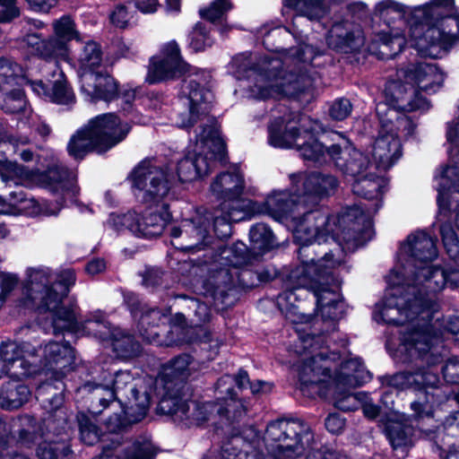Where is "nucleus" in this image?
Here are the masks:
<instances>
[{"label":"nucleus","mask_w":459,"mask_h":459,"mask_svg":"<svg viewBox=\"0 0 459 459\" xmlns=\"http://www.w3.org/2000/svg\"><path fill=\"white\" fill-rule=\"evenodd\" d=\"M352 388L341 386L333 383V400L334 406L342 411H348L356 410L360 403V393H352Z\"/></svg>","instance_id":"57"},{"label":"nucleus","mask_w":459,"mask_h":459,"mask_svg":"<svg viewBox=\"0 0 459 459\" xmlns=\"http://www.w3.org/2000/svg\"><path fill=\"white\" fill-rule=\"evenodd\" d=\"M246 435L252 437V440L247 441L244 437L235 436L225 443L222 446L221 459H248L250 454L254 459H257L258 455L262 453L266 459H269L264 442V436L263 439H260L253 428L248 429Z\"/></svg>","instance_id":"32"},{"label":"nucleus","mask_w":459,"mask_h":459,"mask_svg":"<svg viewBox=\"0 0 459 459\" xmlns=\"http://www.w3.org/2000/svg\"><path fill=\"white\" fill-rule=\"evenodd\" d=\"M303 135L301 140L296 145L300 156L312 162H325L327 158L332 160L331 147L326 148L316 137V134L321 130V126L316 121H312L309 126H306V120L303 121Z\"/></svg>","instance_id":"36"},{"label":"nucleus","mask_w":459,"mask_h":459,"mask_svg":"<svg viewBox=\"0 0 459 459\" xmlns=\"http://www.w3.org/2000/svg\"><path fill=\"white\" fill-rule=\"evenodd\" d=\"M81 91L85 100L97 102L104 100L112 101L117 96L118 90L117 82L107 74L84 73L80 75Z\"/></svg>","instance_id":"31"},{"label":"nucleus","mask_w":459,"mask_h":459,"mask_svg":"<svg viewBox=\"0 0 459 459\" xmlns=\"http://www.w3.org/2000/svg\"><path fill=\"white\" fill-rule=\"evenodd\" d=\"M244 189L245 181L239 171L221 173L211 183V193L223 200L213 212V230L218 238H226L231 235L232 222L249 219L262 212L258 203L241 198Z\"/></svg>","instance_id":"8"},{"label":"nucleus","mask_w":459,"mask_h":459,"mask_svg":"<svg viewBox=\"0 0 459 459\" xmlns=\"http://www.w3.org/2000/svg\"><path fill=\"white\" fill-rule=\"evenodd\" d=\"M72 453L65 438L60 441L44 442L37 449L39 459H68Z\"/></svg>","instance_id":"58"},{"label":"nucleus","mask_w":459,"mask_h":459,"mask_svg":"<svg viewBox=\"0 0 459 459\" xmlns=\"http://www.w3.org/2000/svg\"><path fill=\"white\" fill-rule=\"evenodd\" d=\"M252 248L258 253L268 251L277 246L272 230L265 225L258 223L253 226L249 231Z\"/></svg>","instance_id":"53"},{"label":"nucleus","mask_w":459,"mask_h":459,"mask_svg":"<svg viewBox=\"0 0 459 459\" xmlns=\"http://www.w3.org/2000/svg\"><path fill=\"white\" fill-rule=\"evenodd\" d=\"M382 383L399 390L409 387L416 389V384H419L420 380L415 377V372H400L393 376L385 377Z\"/></svg>","instance_id":"61"},{"label":"nucleus","mask_w":459,"mask_h":459,"mask_svg":"<svg viewBox=\"0 0 459 459\" xmlns=\"http://www.w3.org/2000/svg\"><path fill=\"white\" fill-rule=\"evenodd\" d=\"M30 391L17 380L4 384L0 389V406L6 410L18 409L28 402Z\"/></svg>","instance_id":"46"},{"label":"nucleus","mask_w":459,"mask_h":459,"mask_svg":"<svg viewBox=\"0 0 459 459\" xmlns=\"http://www.w3.org/2000/svg\"><path fill=\"white\" fill-rule=\"evenodd\" d=\"M134 319L137 320V331L140 335L148 342H153L160 335V325L167 320V314L156 307L144 306Z\"/></svg>","instance_id":"43"},{"label":"nucleus","mask_w":459,"mask_h":459,"mask_svg":"<svg viewBox=\"0 0 459 459\" xmlns=\"http://www.w3.org/2000/svg\"><path fill=\"white\" fill-rule=\"evenodd\" d=\"M212 39L210 38L206 27L198 22L191 32L190 47L196 52L204 50L212 46Z\"/></svg>","instance_id":"64"},{"label":"nucleus","mask_w":459,"mask_h":459,"mask_svg":"<svg viewBox=\"0 0 459 459\" xmlns=\"http://www.w3.org/2000/svg\"><path fill=\"white\" fill-rule=\"evenodd\" d=\"M290 183L301 194L306 204L317 206L321 200L333 195L338 186V179L324 172H300L290 175Z\"/></svg>","instance_id":"24"},{"label":"nucleus","mask_w":459,"mask_h":459,"mask_svg":"<svg viewBox=\"0 0 459 459\" xmlns=\"http://www.w3.org/2000/svg\"><path fill=\"white\" fill-rule=\"evenodd\" d=\"M380 129L372 146V158L376 167L386 170L390 169L402 156L400 137H409L413 134L416 125L407 116H399L390 109L382 114L377 107Z\"/></svg>","instance_id":"14"},{"label":"nucleus","mask_w":459,"mask_h":459,"mask_svg":"<svg viewBox=\"0 0 459 459\" xmlns=\"http://www.w3.org/2000/svg\"><path fill=\"white\" fill-rule=\"evenodd\" d=\"M397 76L410 81L416 89L427 92H435L445 80L443 73L435 64L426 62L403 66L397 70Z\"/></svg>","instance_id":"29"},{"label":"nucleus","mask_w":459,"mask_h":459,"mask_svg":"<svg viewBox=\"0 0 459 459\" xmlns=\"http://www.w3.org/2000/svg\"><path fill=\"white\" fill-rule=\"evenodd\" d=\"M372 212L367 209L363 211L359 205L347 207L335 219L337 228L348 229L358 233L359 241L369 240L373 236Z\"/></svg>","instance_id":"35"},{"label":"nucleus","mask_w":459,"mask_h":459,"mask_svg":"<svg viewBox=\"0 0 459 459\" xmlns=\"http://www.w3.org/2000/svg\"><path fill=\"white\" fill-rule=\"evenodd\" d=\"M189 326H202L212 318L211 308L198 299H191L186 303Z\"/></svg>","instance_id":"59"},{"label":"nucleus","mask_w":459,"mask_h":459,"mask_svg":"<svg viewBox=\"0 0 459 459\" xmlns=\"http://www.w3.org/2000/svg\"><path fill=\"white\" fill-rule=\"evenodd\" d=\"M314 54L311 47L292 49L284 60L264 56L254 62L250 55L241 54L233 58L235 76L247 78V97L256 100L300 98L310 94L314 78L310 74Z\"/></svg>","instance_id":"3"},{"label":"nucleus","mask_w":459,"mask_h":459,"mask_svg":"<svg viewBox=\"0 0 459 459\" xmlns=\"http://www.w3.org/2000/svg\"><path fill=\"white\" fill-rule=\"evenodd\" d=\"M102 62L100 46L94 41L87 42L78 56L80 75L84 73H95Z\"/></svg>","instance_id":"51"},{"label":"nucleus","mask_w":459,"mask_h":459,"mask_svg":"<svg viewBox=\"0 0 459 459\" xmlns=\"http://www.w3.org/2000/svg\"><path fill=\"white\" fill-rule=\"evenodd\" d=\"M371 379V374L366 369L360 359L351 358L340 366L336 371L333 383L341 386L356 388Z\"/></svg>","instance_id":"41"},{"label":"nucleus","mask_w":459,"mask_h":459,"mask_svg":"<svg viewBox=\"0 0 459 459\" xmlns=\"http://www.w3.org/2000/svg\"><path fill=\"white\" fill-rule=\"evenodd\" d=\"M385 433L394 451H400L403 457L411 446L412 428L396 418H390L385 423Z\"/></svg>","instance_id":"44"},{"label":"nucleus","mask_w":459,"mask_h":459,"mask_svg":"<svg viewBox=\"0 0 459 459\" xmlns=\"http://www.w3.org/2000/svg\"><path fill=\"white\" fill-rule=\"evenodd\" d=\"M140 379H134L129 371H117L114 376L105 374L99 383H86L78 388L81 393H92V399L100 405L99 409L92 401L91 413L99 414L102 409L108 406L110 402L117 400L121 405L134 403L143 419L149 406V395L146 391L138 389Z\"/></svg>","instance_id":"9"},{"label":"nucleus","mask_w":459,"mask_h":459,"mask_svg":"<svg viewBox=\"0 0 459 459\" xmlns=\"http://www.w3.org/2000/svg\"><path fill=\"white\" fill-rule=\"evenodd\" d=\"M170 218L168 205L164 203L159 205H146V210L140 215L135 212H128L112 217V221L117 230L126 228L136 236L152 238L162 233Z\"/></svg>","instance_id":"23"},{"label":"nucleus","mask_w":459,"mask_h":459,"mask_svg":"<svg viewBox=\"0 0 459 459\" xmlns=\"http://www.w3.org/2000/svg\"><path fill=\"white\" fill-rule=\"evenodd\" d=\"M437 256V249L433 238L424 231H416L408 236L401 246L398 263L389 273L392 283H401V278L420 286L424 281L422 267H431L429 264Z\"/></svg>","instance_id":"13"},{"label":"nucleus","mask_w":459,"mask_h":459,"mask_svg":"<svg viewBox=\"0 0 459 459\" xmlns=\"http://www.w3.org/2000/svg\"><path fill=\"white\" fill-rule=\"evenodd\" d=\"M213 220V213L197 214L190 220H184L179 226L170 230L173 245L179 249L196 251L207 245L209 238L210 221Z\"/></svg>","instance_id":"26"},{"label":"nucleus","mask_w":459,"mask_h":459,"mask_svg":"<svg viewBox=\"0 0 459 459\" xmlns=\"http://www.w3.org/2000/svg\"><path fill=\"white\" fill-rule=\"evenodd\" d=\"M186 73H189V76L183 82L182 93L185 95L184 104L189 107V114L187 119L182 115L179 124L181 127L191 126L200 116L206 115L213 97L209 90L201 86L196 69L182 60L179 47L175 40L165 44L160 54L152 57L146 75V82L153 84Z\"/></svg>","instance_id":"5"},{"label":"nucleus","mask_w":459,"mask_h":459,"mask_svg":"<svg viewBox=\"0 0 459 459\" xmlns=\"http://www.w3.org/2000/svg\"><path fill=\"white\" fill-rule=\"evenodd\" d=\"M53 25L56 34V38L53 39L62 40L67 45V42L76 35L74 22L69 16L61 17Z\"/></svg>","instance_id":"63"},{"label":"nucleus","mask_w":459,"mask_h":459,"mask_svg":"<svg viewBox=\"0 0 459 459\" xmlns=\"http://www.w3.org/2000/svg\"><path fill=\"white\" fill-rule=\"evenodd\" d=\"M26 100L19 85L0 90V107L6 113H17L24 109Z\"/></svg>","instance_id":"56"},{"label":"nucleus","mask_w":459,"mask_h":459,"mask_svg":"<svg viewBox=\"0 0 459 459\" xmlns=\"http://www.w3.org/2000/svg\"><path fill=\"white\" fill-rule=\"evenodd\" d=\"M26 276L23 283L24 306L49 311L54 329L74 327V309L61 306L63 299L75 283L74 272L67 269L56 273L49 267L40 265L28 268Z\"/></svg>","instance_id":"6"},{"label":"nucleus","mask_w":459,"mask_h":459,"mask_svg":"<svg viewBox=\"0 0 459 459\" xmlns=\"http://www.w3.org/2000/svg\"><path fill=\"white\" fill-rule=\"evenodd\" d=\"M191 363L190 356L181 355L172 359L164 368L160 378V382L164 389V394L183 391L185 381L191 375Z\"/></svg>","instance_id":"39"},{"label":"nucleus","mask_w":459,"mask_h":459,"mask_svg":"<svg viewBox=\"0 0 459 459\" xmlns=\"http://www.w3.org/2000/svg\"><path fill=\"white\" fill-rule=\"evenodd\" d=\"M333 254L325 253L316 264L301 261L288 274L286 290L277 297V305L286 318L294 325H309L313 316L299 311V299L312 291L316 310L324 320H338L344 313V303L339 292L340 281L333 269L338 265Z\"/></svg>","instance_id":"4"},{"label":"nucleus","mask_w":459,"mask_h":459,"mask_svg":"<svg viewBox=\"0 0 459 459\" xmlns=\"http://www.w3.org/2000/svg\"><path fill=\"white\" fill-rule=\"evenodd\" d=\"M264 445L269 459H332L316 447L310 427L299 420L280 419L271 421L264 432ZM257 459H266L264 453Z\"/></svg>","instance_id":"7"},{"label":"nucleus","mask_w":459,"mask_h":459,"mask_svg":"<svg viewBox=\"0 0 459 459\" xmlns=\"http://www.w3.org/2000/svg\"><path fill=\"white\" fill-rule=\"evenodd\" d=\"M232 8L230 0H214L210 5L200 10V15L212 22L221 19Z\"/></svg>","instance_id":"62"},{"label":"nucleus","mask_w":459,"mask_h":459,"mask_svg":"<svg viewBox=\"0 0 459 459\" xmlns=\"http://www.w3.org/2000/svg\"><path fill=\"white\" fill-rule=\"evenodd\" d=\"M437 310L436 307L422 309L419 316L411 319L410 328L403 333L402 345L411 358H426L428 362H434L432 349L439 341L440 333L430 320Z\"/></svg>","instance_id":"20"},{"label":"nucleus","mask_w":459,"mask_h":459,"mask_svg":"<svg viewBox=\"0 0 459 459\" xmlns=\"http://www.w3.org/2000/svg\"><path fill=\"white\" fill-rule=\"evenodd\" d=\"M440 234L445 249L451 260L446 269L438 267H422L424 281L420 285L430 306L438 307L437 295L446 284L452 288L459 287V240L457 235L449 223L440 227Z\"/></svg>","instance_id":"17"},{"label":"nucleus","mask_w":459,"mask_h":459,"mask_svg":"<svg viewBox=\"0 0 459 459\" xmlns=\"http://www.w3.org/2000/svg\"><path fill=\"white\" fill-rule=\"evenodd\" d=\"M34 200L27 199L22 192L10 194V200L6 202L0 197V214H33L36 211H30L34 206ZM8 231L4 224L0 223V238H4Z\"/></svg>","instance_id":"48"},{"label":"nucleus","mask_w":459,"mask_h":459,"mask_svg":"<svg viewBox=\"0 0 459 459\" xmlns=\"http://www.w3.org/2000/svg\"><path fill=\"white\" fill-rule=\"evenodd\" d=\"M44 181L54 193L71 198L77 194L75 176L63 165L54 164L49 167L44 175Z\"/></svg>","instance_id":"42"},{"label":"nucleus","mask_w":459,"mask_h":459,"mask_svg":"<svg viewBox=\"0 0 459 459\" xmlns=\"http://www.w3.org/2000/svg\"><path fill=\"white\" fill-rule=\"evenodd\" d=\"M232 385L233 377L230 375H224L217 381L215 390L221 395L218 399L223 401L218 405L217 413L230 421H236L246 414L247 408L242 401L235 398Z\"/></svg>","instance_id":"37"},{"label":"nucleus","mask_w":459,"mask_h":459,"mask_svg":"<svg viewBox=\"0 0 459 459\" xmlns=\"http://www.w3.org/2000/svg\"><path fill=\"white\" fill-rule=\"evenodd\" d=\"M74 363V352L68 343L50 342L39 350L30 342H10L0 346V378L4 375L19 378L45 370L57 380L56 385L51 382L39 385L36 398L49 414L47 428L66 437L69 415L62 407L65 385L59 380L73 369Z\"/></svg>","instance_id":"2"},{"label":"nucleus","mask_w":459,"mask_h":459,"mask_svg":"<svg viewBox=\"0 0 459 459\" xmlns=\"http://www.w3.org/2000/svg\"><path fill=\"white\" fill-rule=\"evenodd\" d=\"M385 98L386 105L390 107L385 113L392 109L399 116H403L399 111L411 112L429 108L428 100L420 95L412 83L399 76L398 80L386 83Z\"/></svg>","instance_id":"27"},{"label":"nucleus","mask_w":459,"mask_h":459,"mask_svg":"<svg viewBox=\"0 0 459 459\" xmlns=\"http://www.w3.org/2000/svg\"><path fill=\"white\" fill-rule=\"evenodd\" d=\"M388 292L383 304L377 306L375 318L390 325L411 324L422 309L430 307L420 286L401 278V283H392L387 276Z\"/></svg>","instance_id":"12"},{"label":"nucleus","mask_w":459,"mask_h":459,"mask_svg":"<svg viewBox=\"0 0 459 459\" xmlns=\"http://www.w3.org/2000/svg\"><path fill=\"white\" fill-rule=\"evenodd\" d=\"M12 438L23 445H29L39 435L40 427L37 420L29 415L11 419Z\"/></svg>","instance_id":"49"},{"label":"nucleus","mask_w":459,"mask_h":459,"mask_svg":"<svg viewBox=\"0 0 459 459\" xmlns=\"http://www.w3.org/2000/svg\"><path fill=\"white\" fill-rule=\"evenodd\" d=\"M217 407L218 404L213 403L189 400L185 397L184 391L163 394L159 403L161 412L186 427L199 426L209 420Z\"/></svg>","instance_id":"22"},{"label":"nucleus","mask_w":459,"mask_h":459,"mask_svg":"<svg viewBox=\"0 0 459 459\" xmlns=\"http://www.w3.org/2000/svg\"><path fill=\"white\" fill-rule=\"evenodd\" d=\"M329 153L335 166L352 179L372 169L368 157L351 145L333 144Z\"/></svg>","instance_id":"33"},{"label":"nucleus","mask_w":459,"mask_h":459,"mask_svg":"<svg viewBox=\"0 0 459 459\" xmlns=\"http://www.w3.org/2000/svg\"><path fill=\"white\" fill-rule=\"evenodd\" d=\"M129 131V125L114 113L99 115L73 134L67 144L68 153L81 160L92 151L105 152L121 143Z\"/></svg>","instance_id":"10"},{"label":"nucleus","mask_w":459,"mask_h":459,"mask_svg":"<svg viewBox=\"0 0 459 459\" xmlns=\"http://www.w3.org/2000/svg\"><path fill=\"white\" fill-rule=\"evenodd\" d=\"M30 145V139L22 135H10L6 139L0 140V149L12 152L19 155L22 149ZM28 170L16 162L0 159V178L6 185H20L22 181L29 178Z\"/></svg>","instance_id":"30"},{"label":"nucleus","mask_w":459,"mask_h":459,"mask_svg":"<svg viewBox=\"0 0 459 459\" xmlns=\"http://www.w3.org/2000/svg\"><path fill=\"white\" fill-rule=\"evenodd\" d=\"M195 140L193 152L178 162L177 172L181 182H190L206 176L216 160H224L225 143L214 119H208L206 124L200 126Z\"/></svg>","instance_id":"11"},{"label":"nucleus","mask_w":459,"mask_h":459,"mask_svg":"<svg viewBox=\"0 0 459 459\" xmlns=\"http://www.w3.org/2000/svg\"><path fill=\"white\" fill-rule=\"evenodd\" d=\"M290 193L288 190L273 191L266 198L264 204H258L262 207V212L255 213H268L270 216L279 221H286L288 224L292 221V217L297 212H300L305 208V202L302 201L301 194L291 184Z\"/></svg>","instance_id":"28"},{"label":"nucleus","mask_w":459,"mask_h":459,"mask_svg":"<svg viewBox=\"0 0 459 459\" xmlns=\"http://www.w3.org/2000/svg\"><path fill=\"white\" fill-rule=\"evenodd\" d=\"M437 191V204L445 207L450 192L459 193V169L457 167L440 168L435 177Z\"/></svg>","instance_id":"45"},{"label":"nucleus","mask_w":459,"mask_h":459,"mask_svg":"<svg viewBox=\"0 0 459 459\" xmlns=\"http://www.w3.org/2000/svg\"><path fill=\"white\" fill-rule=\"evenodd\" d=\"M53 66L55 69L52 76L56 77V80L54 81L51 91H49L48 100L60 105H69L74 103L75 100L74 94L72 89L68 87L65 74L59 67V64Z\"/></svg>","instance_id":"50"},{"label":"nucleus","mask_w":459,"mask_h":459,"mask_svg":"<svg viewBox=\"0 0 459 459\" xmlns=\"http://www.w3.org/2000/svg\"><path fill=\"white\" fill-rule=\"evenodd\" d=\"M76 418L81 440L89 446L96 444L101 436L99 427L84 412H79Z\"/></svg>","instance_id":"60"},{"label":"nucleus","mask_w":459,"mask_h":459,"mask_svg":"<svg viewBox=\"0 0 459 459\" xmlns=\"http://www.w3.org/2000/svg\"><path fill=\"white\" fill-rule=\"evenodd\" d=\"M114 351L118 356L129 358L136 356L140 352V344L134 341L132 335L126 334L120 329H114L112 336L109 338Z\"/></svg>","instance_id":"54"},{"label":"nucleus","mask_w":459,"mask_h":459,"mask_svg":"<svg viewBox=\"0 0 459 459\" xmlns=\"http://www.w3.org/2000/svg\"><path fill=\"white\" fill-rule=\"evenodd\" d=\"M134 195L145 205H159L170 190L167 170L150 160L141 161L131 174Z\"/></svg>","instance_id":"19"},{"label":"nucleus","mask_w":459,"mask_h":459,"mask_svg":"<svg viewBox=\"0 0 459 459\" xmlns=\"http://www.w3.org/2000/svg\"><path fill=\"white\" fill-rule=\"evenodd\" d=\"M24 41L38 55L34 58V63L38 65H42L43 63L57 65L60 61L68 60L69 49L62 40L44 41L39 34L30 33L25 37Z\"/></svg>","instance_id":"34"},{"label":"nucleus","mask_w":459,"mask_h":459,"mask_svg":"<svg viewBox=\"0 0 459 459\" xmlns=\"http://www.w3.org/2000/svg\"><path fill=\"white\" fill-rule=\"evenodd\" d=\"M239 254H233V247H223L220 257L210 269V275L204 282V294L211 296L214 301L225 302L230 291L241 281L238 266L242 264L245 245L238 248Z\"/></svg>","instance_id":"18"},{"label":"nucleus","mask_w":459,"mask_h":459,"mask_svg":"<svg viewBox=\"0 0 459 459\" xmlns=\"http://www.w3.org/2000/svg\"><path fill=\"white\" fill-rule=\"evenodd\" d=\"M455 11V0H430L416 6L381 0L373 15L385 27L375 33L373 46L379 47L382 58H392L403 50L409 37L421 56L440 57L459 42V15Z\"/></svg>","instance_id":"1"},{"label":"nucleus","mask_w":459,"mask_h":459,"mask_svg":"<svg viewBox=\"0 0 459 459\" xmlns=\"http://www.w3.org/2000/svg\"><path fill=\"white\" fill-rule=\"evenodd\" d=\"M283 4L309 20H318L326 13L324 0H283Z\"/></svg>","instance_id":"52"},{"label":"nucleus","mask_w":459,"mask_h":459,"mask_svg":"<svg viewBox=\"0 0 459 459\" xmlns=\"http://www.w3.org/2000/svg\"><path fill=\"white\" fill-rule=\"evenodd\" d=\"M415 377L420 380V383L416 384L419 394L417 400L411 403V408L417 417L432 416L435 409L446 402L459 403V394H455L450 387L440 385L437 373L430 369H420L415 372Z\"/></svg>","instance_id":"21"},{"label":"nucleus","mask_w":459,"mask_h":459,"mask_svg":"<svg viewBox=\"0 0 459 459\" xmlns=\"http://www.w3.org/2000/svg\"><path fill=\"white\" fill-rule=\"evenodd\" d=\"M385 186L383 178L377 176L372 169L352 179L351 190L354 195L366 199L377 198Z\"/></svg>","instance_id":"47"},{"label":"nucleus","mask_w":459,"mask_h":459,"mask_svg":"<svg viewBox=\"0 0 459 459\" xmlns=\"http://www.w3.org/2000/svg\"><path fill=\"white\" fill-rule=\"evenodd\" d=\"M327 44L330 48L341 52H351L359 49L364 43L362 31L354 28L351 23H334L327 36Z\"/></svg>","instance_id":"38"},{"label":"nucleus","mask_w":459,"mask_h":459,"mask_svg":"<svg viewBox=\"0 0 459 459\" xmlns=\"http://www.w3.org/2000/svg\"><path fill=\"white\" fill-rule=\"evenodd\" d=\"M74 327H57L54 329V333L56 334L63 331H82L101 341H108L114 333V329H112L107 315L101 310L91 312L84 321L80 323L76 321V316H74Z\"/></svg>","instance_id":"40"},{"label":"nucleus","mask_w":459,"mask_h":459,"mask_svg":"<svg viewBox=\"0 0 459 459\" xmlns=\"http://www.w3.org/2000/svg\"><path fill=\"white\" fill-rule=\"evenodd\" d=\"M291 227L295 240L300 245L299 257L300 261H308L316 264L311 253L316 252V247H310L314 242H325L333 238L331 234L337 229L335 221H332L327 210L306 204L304 210L297 212L289 224Z\"/></svg>","instance_id":"15"},{"label":"nucleus","mask_w":459,"mask_h":459,"mask_svg":"<svg viewBox=\"0 0 459 459\" xmlns=\"http://www.w3.org/2000/svg\"><path fill=\"white\" fill-rule=\"evenodd\" d=\"M281 115L274 116L268 125V143L275 148L290 149L296 147L303 135V121L309 126L312 120L299 117L283 108Z\"/></svg>","instance_id":"25"},{"label":"nucleus","mask_w":459,"mask_h":459,"mask_svg":"<svg viewBox=\"0 0 459 459\" xmlns=\"http://www.w3.org/2000/svg\"><path fill=\"white\" fill-rule=\"evenodd\" d=\"M311 327L309 325L307 328L297 327L296 329L299 334L300 347L304 352L307 350L309 354L308 357L303 359L302 364L299 367L300 390L307 396L320 393V385L325 381V378L330 377L332 363L339 358L338 354L334 352L330 355L324 351L314 354V351L319 347L322 338L316 336L314 332L305 333Z\"/></svg>","instance_id":"16"},{"label":"nucleus","mask_w":459,"mask_h":459,"mask_svg":"<svg viewBox=\"0 0 459 459\" xmlns=\"http://www.w3.org/2000/svg\"><path fill=\"white\" fill-rule=\"evenodd\" d=\"M22 68L14 62L0 58V90H6L8 87L19 85V80H26L31 75L28 69L26 74L20 77Z\"/></svg>","instance_id":"55"}]
</instances>
